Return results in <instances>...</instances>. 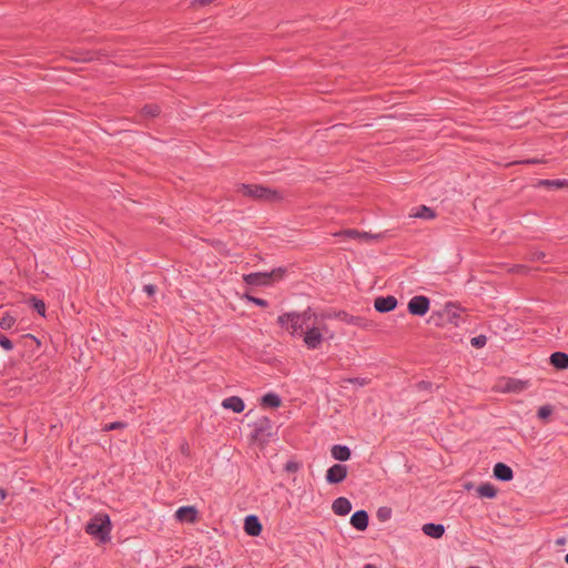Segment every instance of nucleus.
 Returning a JSON list of instances; mask_svg holds the SVG:
<instances>
[{
    "instance_id": "f257e3e1",
    "label": "nucleus",
    "mask_w": 568,
    "mask_h": 568,
    "mask_svg": "<svg viewBox=\"0 0 568 568\" xmlns=\"http://www.w3.org/2000/svg\"><path fill=\"white\" fill-rule=\"evenodd\" d=\"M112 523L108 514L99 513L87 523L84 531L100 544L111 540Z\"/></svg>"
},
{
    "instance_id": "f03ea898",
    "label": "nucleus",
    "mask_w": 568,
    "mask_h": 568,
    "mask_svg": "<svg viewBox=\"0 0 568 568\" xmlns=\"http://www.w3.org/2000/svg\"><path fill=\"white\" fill-rule=\"evenodd\" d=\"M237 192L245 197L260 202L274 203L283 199L280 191L261 184L242 183L237 186Z\"/></svg>"
},
{
    "instance_id": "7ed1b4c3",
    "label": "nucleus",
    "mask_w": 568,
    "mask_h": 568,
    "mask_svg": "<svg viewBox=\"0 0 568 568\" xmlns=\"http://www.w3.org/2000/svg\"><path fill=\"white\" fill-rule=\"evenodd\" d=\"M286 267H276L271 272H254L243 275V281L251 286H271L276 282H280L286 275Z\"/></svg>"
},
{
    "instance_id": "20e7f679",
    "label": "nucleus",
    "mask_w": 568,
    "mask_h": 568,
    "mask_svg": "<svg viewBox=\"0 0 568 568\" xmlns=\"http://www.w3.org/2000/svg\"><path fill=\"white\" fill-rule=\"evenodd\" d=\"M272 436V420L268 417L262 416L253 424L250 435L252 442L258 443L264 447L270 443Z\"/></svg>"
},
{
    "instance_id": "39448f33",
    "label": "nucleus",
    "mask_w": 568,
    "mask_h": 568,
    "mask_svg": "<svg viewBox=\"0 0 568 568\" xmlns=\"http://www.w3.org/2000/svg\"><path fill=\"white\" fill-rule=\"evenodd\" d=\"M312 316H315V312L311 307H307L302 313L291 312L288 327L291 335L302 337L305 328L311 324Z\"/></svg>"
},
{
    "instance_id": "423d86ee",
    "label": "nucleus",
    "mask_w": 568,
    "mask_h": 568,
    "mask_svg": "<svg viewBox=\"0 0 568 568\" xmlns=\"http://www.w3.org/2000/svg\"><path fill=\"white\" fill-rule=\"evenodd\" d=\"M321 316H322V320L337 318V320L345 322L349 325H354V326H358V327H363V328H367V327L372 326V322L368 321L367 318H365L363 316L351 315L346 311H343V310H341V311L328 310V311L322 312Z\"/></svg>"
},
{
    "instance_id": "0eeeda50",
    "label": "nucleus",
    "mask_w": 568,
    "mask_h": 568,
    "mask_svg": "<svg viewBox=\"0 0 568 568\" xmlns=\"http://www.w3.org/2000/svg\"><path fill=\"white\" fill-rule=\"evenodd\" d=\"M318 316H312L311 324L305 328L303 334V342L307 349H317L324 341V333L321 332L318 325Z\"/></svg>"
},
{
    "instance_id": "6e6552de",
    "label": "nucleus",
    "mask_w": 568,
    "mask_h": 568,
    "mask_svg": "<svg viewBox=\"0 0 568 568\" xmlns=\"http://www.w3.org/2000/svg\"><path fill=\"white\" fill-rule=\"evenodd\" d=\"M430 301L427 296L416 295L410 298L407 305L409 314L415 316H424L429 311Z\"/></svg>"
},
{
    "instance_id": "1a4fd4ad",
    "label": "nucleus",
    "mask_w": 568,
    "mask_h": 568,
    "mask_svg": "<svg viewBox=\"0 0 568 568\" xmlns=\"http://www.w3.org/2000/svg\"><path fill=\"white\" fill-rule=\"evenodd\" d=\"M348 473V467L344 464H334L326 470L325 479L329 485L343 483Z\"/></svg>"
},
{
    "instance_id": "9d476101",
    "label": "nucleus",
    "mask_w": 568,
    "mask_h": 568,
    "mask_svg": "<svg viewBox=\"0 0 568 568\" xmlns=\"http://www.w3.org/2000/svg\"><path fill=\"white\" fill-rule=\"evenodd\" d=\"M70 53L69 58L75 62H91L99 60L102 55L100 51L82 49H72Z\"/></svg>"
},
{
    "instance_id": "9b49d317",
    "label": "nucleus",
    "mask_w": 568,
    "mask_h": 568,
    "mask_svg": "<svg viewBox=\"0 0 568 568\" xmlns=\"http://www.w3.org/2000/svg\"><path fill=\"white\" fill-rule=\"evenodd\" d=\"M397 298L393 295L378 296L374 301L375 311L378 313H388L397 307Z\"/></svg>"
},
{
    "instance_id": "f8f14e48",
    "label": "nucleus",
    "mask_w": 568,
    "mask_h": 568,
    "mask_svg": "<svg viewBox=\"0 0 568 568\" xmlns=\"http://www.w3.org/2000/svg\"><path fill=\"white\" fill-rule=\"evenodd\" d=\"M341 235L358 241L382 240L385 237V233L372 234L368 232H361L355 229H346L341 232Z\"/></svg>"
},
{
    "instance_id": "ddd939ff",
    "label": "nucleus",
    "mask_w": 568,
    "mask_h": 568,
    "mask_svg": "<svg viewBox=\"0 0 568 568\" xmlns=\"http://www.w3.org/2000/svg\"><path fill=\"white\" fill-rule=\"evenodd\" d=\"M493 476L499 481H510L514 478V470L507 464L498 462L494 465Z\"/></svg>"
},
{
    "instance_id": "4468645a",
    "label": "nucleus",
    "mask_w": 568,
    "mask_h": 568,
    "mask_svg": "<svg viewBox=\"0 0 568 568\" xmlns=\"http://www.w3.org/2000/svg\"><path fill=\"white\" fill-rule=\"evenodd\" d=\"M175 518L182 523H195L199 518V510L194 506H182L175 513Z\"/></svg>"
},
{
    "instance_id": "2eb2a0df",
    "label": "nucleus",
    "mask_w": 568,
    "mask_h": 568,
    "mask_svg": "<svg viewBox=\"0 0 568 568\" xmlns=\"http://www.w3.org/2000/svg\"><path fill=\"white\" fill-rule=\"evenodd\" d=\"M262 524L257 516L248 515L244 519V531L251 537H257L262 532Z\"/></svg>"
},
{
    "instance_id": "dca6fc26",
    "label": "nucleus",
    "mask_w": 568,
    "mask_h": 568,
    "mask_svg": "<svg viewBox=\"0 0 568 568\" xmlns=\"http://www.w3.org/2000/svg\"><path fill=\"white\" fill-rule=\"evenodd\" d=\"M369 524L368 513L364 509L356 510L351 516V525L358 531H364L367 529Z\"/></svg>"
},
{
    "instance_id": "f3484780",
    "label": "nucleus",
    "mask_w": 568,
    "mask_h": 568,
    "mask_svg": "<svg viewBox=\"0 0 568 568\" xmlns=\"http://www.w3.org/2000/svg\"><path fill=\"white\" fill-rule=\"evenodd\" d=\"M332 510L337 516H346L352 510V504L346 497H338L333 501Z\"/></svg>"
},
{
    "instance_id": "a211bd4d",
    "label": "nucleus",
    "mask_w": 568,
    "mask_h": 568,
    "mask_svg": "<svg viewBox=\"0 0 568 568\" xmlns=\"http://www.w3.org/2000/svg\"><path fill=\"white\" fill-rule=\"evenodd\" d=\"M549 364L557 371L568 368V354L565 352H554L549 357Z\"/></svg>"
},
{
    "instance_id": "6ab92c4d",
    "label": "nucleus",
    "mask_w": 568,
    "mask_h": 568,
    "mask_svg": "<svg viewBox=\"0 0 568 568\" xmlns=\"http://www.w3.org/2000/svg\"><path fill=\"white\" fill-rule=\"evenodd\" d=\"M222 407L234 413H242L245 408V404L241 397L230 396L222 400Z\"/></svg>"
},
{
    "instance_id": "aec40b11",
    "label": "nucleus",
    "mask_w": 568,
    "mask_h": 568,
    "mask_svg": "<svg viewBox=\"0 0 568 568\" xmlns=\"http://www.w3.org/2000/svg\"><path fill=\"white\" fill-rule=\"evenodd\" d=\"M480 498L494 499L498 495V488L491 483H483L476 488Z\"/></svg>"
},
{
    "instance_id": "412c9836",
    "label": "nucleus",
    "mask_w": 568,
    "mask_h": 568,
    "mask_svg": "<svg viewBox=\"0 0 568 568\" xmlns=\"http://www.w3.org/2000/svg\"><path fill=\"white\" fill-rule=\"evenodd\" d=\"M423 532L432 538L438 539L445 532V527L442 524L427 523L422 527Z\"/></svg>"
},
{
    "instance_id": "4be33fe9",
    "label": "nucleus",
    "mask_w": 568,
    "mask_h": 568,
    "mask_svg": "<svg viewBox=\"0 0 568 568\" xmlns=\"http://www.w3.org/2000/svg\"><path fill=\"white\" fill-rule=\"evenodd\" d=\"M332 457L338 462H346L351 458L352 452L348 446L334 445L331 449Z\"/></svg>"
},
{
    "instance_id": "5701e85b",
    "label": "nucleus",
    "mask_w": 568,
    "mask_h": 568,
    "mask_svg": "<svg viewBox=\"0 0 568 568\" xmlns=\"http://www.w3.org/2000/svg\"><path fill=\"white\" fill-rule=\"evenodd\" d=\"M535 186L547 187V189H562V187H568V180H566V179L538 180Z\"/></svg>"
},
{
    "instance_id": "b1692460",
    "label": "nucleus",
    "mask_w": 568,
    "mask_h": 568,
    "mask_svg": "<svg viewBox=\"0 0 568 568\" xmlns=\"http://www.w3.org/2000/svg\"><path fill=\"white\" fill-rule=\"evenodd\" d=\"M261 405L267 408H278L282 405V399L275 393H267L262 396Z\"/></svg>"
},
{
    "instance_id": "393cba45",
    "label": "nucleus",
    "mask_w": 568,
    "mask_h": 568,
    "mask_svg": "<svg viewBox=\"0 0 568 568\" xmlns=\"http://www.w3.org/2000/svg\"><path fill=\"white\" fill-rule=\"evenodd\" d=\"M160 113H161V108H160V105H158L155 103L145 104L140 111V114L142 118H149V119L156 118L160 115Z\"/></svg>"
},
{
    "instance_id": "a878e982",
    "label": "nucleus",
    "mask_w": 568,
    "mask_h": 568,
    "mask_svg": "<svg viewBox=\"0 0 568 568\" xmlns=\"http://www.w3.org/2000/svg\"><path fill=\"white\" fill-rule=\"evenodd\" d=\"M459 308L454 306V310L447 306V308L444 311L443 316H445L446 324H453L455 327L458 326V314Z\"/></svg>"
},
{
    "instance_id": "bb28decb",
    "label": "nucleus",
    "mask_w": 568,
    "mask_h": 568,
    "mask_svg": "<svg viewBox=\"0 0 568 568\" xmlns=\"http://www.w3.org/2000/svg\"><path fill=\"white\" fill-rule=\"evenodd\" d=\"M17 322L16 316L11 315L9 312H4L0 317V328L3 331H10Z\"/></svg>"
},
{
    "instance_id": "cd10ccee",
    "label": "nucleus",
    "mask_w": 568,
    "mask_h": 568,
    "mask_svg": "<svg viewBox=\"0 0 568 568\" xmlns=\"http://www.w3.org/2000/svg\"><path fill=\"white\" fill-rule=\"evenodd\" d=\"M414 217L430 220L436 216L435 211L426 205H420L417 211L413 214Z\"/></svg>"
},
{
    "instance_id": "c85d7f7f",
    "label": "nucleus",
    "mask_w": 568,
    "mask_h": 568,
    "mask_svg": "<svg viewBox=\"0 0 568 568\" xmlns=\"http://www.w3.org/2000/svg\"><path fill=\"white\" fill-rule=\"evenodd\" d=\"M29 305L41 316L45 315V304L42 300L37 296H31L29 298Z\"/></svg>"
},
{
    "instance_id": "c756f323",
    "label": "nucleus",
    "mask_w": 568,
    "mask_h": 568,
    "mask_svg": "<svg viewBox=\"0 0 568 568\" xmlns=\"http://www.w3.org/2000/svg\"><path fill=\"white\" fill-rule=\"evenodd\" d=\"M552 412L554 407L549 404L540 406L537 410V417L542 422H547L548 418L551 416Z\"/></svg>"
},
{
    "instance_id": "7c9ffc66",
    "label": "nucleus",
    "mask_w": 568,
    "mask_h": 568,
    "mask_svg": "<svg viewBox=\"0 0 568 568\" xmlns=\"http://www.w3.org/2000/svg\"><path fill=\"white\" fill-rule=\"evenodd\" d=\"M392 508L387 506H382L376 511V517L379 521L384 523L390 519L392 517Z\"/></svg>"
},
{
    "instance_id": "2f4dec72",
    "label": "nucleus",
    "mask_w": 568,
    "mask_h": 568,
    "mask_svg": "<svg viewBox=\"0 0 568 568\" xmlns=\"http://www.w3.org/2000/svg\"><path fill=\"white\" fill-rule=\"evenodd\" d=\"M316 316H318V322L316 325H318L321 332L324 333V339H332L334 337V332L328 329L327 325L325 324L326 320H322L321 313H316Z\"/></svg>"
},
{
    "instance_id": "473e14b6",
    "label": "nucleus",
    "mask_w": 568,
    "mask_h": 568,
    "mask_svg": "<svg viewBox=\"0 0 568 568\" xmlns=\"http://www.w3.org/2000/svg\"><path fill=\"white\" fill-rule=\"evenodd\" d=\"M302 468V463L296 459H290L283 467L286 473H297Z\"/></svg>"
},
{
    "instance_id": "72a5a7b5",
    "label": "nucleus",
    "mask_w": 568,
    "mask_h": 568,
    "mask_svg": "<svg viewBox=\"0 0 568 568\" xmlns=\"http://www.w3.org/2000/svg\"><path fill=\"white\" fill-rule=\"evenodd\" d=\"M343 382L363 387V386H366V385H368L371 383V378H366V377H348V378H344Z\"/></svg>"
},
{
    "instance_id": "f704fd0d",
    "label": "nucleus",
    "mask_w": 568,
    "mask_h": 568,
    "mask_svg": "<svg viewBox=\"0 0 568 568\" xmlns=\"http://www.w3.org/2000/svg\"><path fill=\"white\" fill-rule=\"evenodd\" d=\"M244 298L247 300L248 302L253 303L254 305L263 307V308L268 306V302L261 297H256V296H253L250 294H244Z\"/></svg>"
},
{
    "instance_id": "c9c22d12",
    "label": "nucleus",
    "mask_w": 568,
    "mask_h": 568,
    "mask_svg": "<svg viewBox=\"0 0 568 568\" xmlns=\"http://www.w3.org/2000/svg\"><path fill=\"white\" fill-rule=\"evenodd\" d=\"M486 343H487V336L484 334H480L470 339V344L475 348H483L486 345Z\"/></svg>"
},
{
    "instance_id": "e433bc0d",
    "label": "nucleus",
    "mask_w": 568,
    "mask_h": 568,
    "mask_svg": "<svg viewBox=\"0 0 568 568\" xmlns=\"http://www.w3.org/2000/svg\"><path fill=\"white\" fill-rule=\"evenodd\" d=\"M506 389L508 392H519V390H523L524 389V383L521 381H518V379H510L507 383Z\"/></svg>"
},
{
    "instance_id": "4c0bfd02",
    "label": "nucleus",
    "mask_w": 568,
    "mask_h": 568,
    "mask_svg": "<svg viewBox=\"0 0 568 568\" xmlns=\"http://www.w3.org/2000/svg\"><path fill=\"white\" fill-rule=\"evenodd\" d=\"M126 426H128V424L125 422H112V423L105 424L103 427V430L111 432V430H115V429H123Z\"/></svg>"
},
{
    "instance_id": "58836bf2",
    "label": "nucleus",
    "mask_w": 568,
    "mask_h": 568,
    "mask_svg": "<svg viewBox=\"0 0 568 568\" xmlns=\"http://www.w3.org/2000/svg\"><path fill=\"white\" fill-rule=\"evenodd\" d=\"M0 346L4 349V351H12L13 349V343L12 341L0 333Z\"/></svg>"
},
{
    "instance_id": "ea45409f",
    "label": "nucleus",
    "mask_w": 568,
    "mask_h": 568,
    "mask_svg": "<svg viewBox=\"0 0 568 568\" xmlns=\"http://www.w3.org/2000/svg\"><path fill=\"white\" fill-rule=\"evenodd\" d=\"M291 312L284 313L277 317V324L288 331Z\"/></svg>"
},
{
    "instance_id": "a19ab883",
    "label": "nucleus",
    "mask_w": 568,
    "mask_h": 568,
    "mask_svg": "<svg viewBox=\"0 0 568 568\" xmlns=\"http://www.w3.org/2000/svg\"><path fill=\"white\" fill-rule=\"evenodd\" d=\"M546 254L541 251H534L529 254V261L536 262L544 260Z\"/></svg>"
},
{
    "instance_id": "79ce46f5",
    "label": "nucleus",
    "mask_w": 568,
    "mask_h": 568,
    "mask_svg": "<svg viewBox=\"0 0 568 568\" xmlns=\"http://www.w3.org/2000/svg\"><path fill=\"white\" fill-rule=\"evenodd\" d=\"M143 292H145L149 297H152L156 293V286L154 284H145Z\"/></svg>"
},
{
    "instance_id": "37998d69",
    "label": "nucleus",
    "mask_w": 568,
    "mask_h": 568,
    "mask_svg": "<svg viewBox=\"0 0 568 568\" xmlns=\"http://www.w3.org/2000/svg\"><path fill=\"white\" fill-rule=\"evenodd\" d=\"M433 386V384L430 382H427V381H420L416 384V388L418 390H428L430 389Z\"/></svg>"
},
{
    "instance_id": "c03bdc74",
    "label": "nucleus",
    "mask_w": 568,
    "mask_h": 568,
    "mask_svg": "<svg viewBox=\"0 0 568 568\" xmlns=\"http://www.w3.org/2000/svg\"><path fill=\"white\" fill-rule=\"evenodd\" d=\"M214 1L215 0H192L191 6L192 7H205Z\"/></svg>"
},
{
    "instance_id": "a18cd8bd",
    "label": "nucleus",
    "mask_w": 568,
    "mask_h": 568,
    "mask_svg": "<svg viewBox=\"0 0 568 568\" xmlns=\"http://www.w3.org/2000/svg\"><path fill=\"white\" fill-rule=\"evenodd\" d=\"M180 450L184 456H190V446L187 442H183V444L180 447Z\"/></svg>"
},
{
    "instance_id": "49530a36",
    "label": "nucleus",
    "mask_w": 568,
    "mask_h": 568,
    "mask_svg": "<svg viewBox=\"0 0 568 568\" xmlns=\"http://www.w3.org/2000/svg\"><path fill=\"white\" fill-rule=\"evenodd\" d=\"M473 488H475L474 483L468 481V483L464 484V489H466V490H470V489H473Z\"/></svg>"
},
{
    "instance_id": "de8ad7c7",
    "label": "nucleus",
    "mask_w": 568,
    "mask_h": 568,
    "mask_svg": "<svg viewBox=\"0 0 568 568\" xmlns=\"http://www.w3.org/2000/svg\"><path fill=\"white\" fill-rule=\"evenodd\" d=\"M7 490L3 488H0V500H4L7 497Z\"/></svg>"
},
{
    "instance_id": "09e8293b",
    "label": "nucleus",
    "mask_w": 568,
    "mask_h": 568,
    "mask_svg": "<svg viewBox=\"0 0 568 568\" xmlns=\"http://www.w3.org/2000/svg\"><path fill=\"white\" fill-rule=\"evenodd\" d=\"M24 337L31 338V339L36 341L38 344H40V341L32 334H27V335H24Z\"/></svg>"
},
{
    "instance_id": "8fccbe9b",
    "label": "nucleus",
    "mask_w": 568,
    "mask_h": 568,
    "mask_svg": "<svg viewBox=\"0 0 568 568\" xmlns=\"http://www.w3.org/2000/svg\"><path fill=\"white\" fill-rule=\"evenodd\" d=\"M539 161L538 160H535V159H530V160H526L525 163H529V164H535V163H538Z\"/></svg>"
},
{
    "instance_id": "3c124183",
    "label": "nucleus",
    "mask_w": 568,
    "mask_h": 568,
    "mask_svg": "<svg viewBox=\"0 0 568 568\" xmlns=\"http://www.w3.org/2000/svg\"><path fill=\"white\" fill-rule=\"evenodd\" d=\"M363 568H377V567L373 564H366Z\"/></svg>"
},
{
    "instance_id": "603ef678",
    "label": "nucleus",
    "mask_w": 568,
    "mask_h": 568,
    "mask_svg": "<svg viewBox=\"0 0 568 568\" xmlns=\"http://www.w3.org/2000/svg\"><path fill=\"white\" fill-rule=\"evenodd\" d=\"M517 268H518V271H523V270H526L527 267L525 265H518Z\"/></svg>"
},
{
    "instance_id": "864d4df0",
    "label": "nucleus",
    "mask_w": 568,
    "mask_h": 568,
    "mask_svg": "<svg viewBox=\"0 0 568 568\" xmlns=\"http://www.w3.org/2000/svg\"><path fill=\"white\" fill-rule=\"evenodd\" d=\"M182 568H201L200 566H184Z\"/></svg>"
},
{
    "instance_id": "5fc2aeb1",
    "label": "nucleus",
    "mask_w": 568,
    "mask_h": 568,
    "mask_svg": "<svg viewBox=\"0 0 568 568\" xmlns=\"http://www.w3.org/2000/svg\"><path fill=\"white\" fill-rule=\"evenodd\" d=\"M463 139H464V140H468V139H471V136H470V135H466V134L464 133Z\"/></svg>"
},
{
    "instance_id": "6e6d98bb",
    "label": "nucleus",
    "mask_w": 568,
    "mask_h": 568,
    "mask_svg": "<svg viewBox=\"0 0 568 568\" xmlns=\"http://www.w3.org/2000/svg\"><path fill=\"white\" fill-rule=\"evenodd\" d=\"M565 561L568 565V554L565 556Z\"/></svg>"
},
{
    "instance_id": "4d7b16f0",
    "label": "nucleus",
    "mask_w": 568,
    "mask_h": 568,
    "mask_svg": "<svg viewBox=\"0 0 568 568\" xmlns=\"http://www.w3.org/2000/svg\"><path fill=\"white\" fill-rule=\"evenodd\" d=\"M564 541H565L564 539H559V540L557 541V544H564Z\"/></svg>"
},
{
    "instance_id": "13d9d810",
    "label": "nucleus",
    "mask_w": 568,
    "mask_h": 568,
    "mask_svg": "<svg viewBox=\"0 0 568 568\" xmlns=\"http://www.w3.org/2000/svg\"><path fill=\"white\" fill-rule=\"evenodd\" d=\"M467 568H480V567H478V566H470V567H467Z\"/></svg>"
}]
</instances>
